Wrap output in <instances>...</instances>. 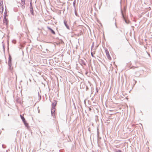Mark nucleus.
I'll return each mask as SVG.
<instances>
[{"mask_svg": "<svg viewBox=\"0 0 152 152\" xmlns=\"http://www.w3.org/2000/svg\"><path fill=\"white\" fill-rule=\"evenodd\" d=\"M20 5L22 8H24L25 7V2H23L21 1V2L20 3Z\"/></svg>", "mask_w": 152, "mask_h": 152, "instance_id": "39448f33", "label": "nucleus"}, {"mask_svg": "<svg viewBox=\"0 0 152 152\" xmlns=\"http://www.w3.org/2000/svg\"><path fill=\"white\" fill-rule=\"evenodd\" d=\"M47 28L48 29H49L51 31L52 33L53 34H55L56 33L55 31L53 30L51 28L49 27H48Z\"/></svg>", "mask_w": 152, "mask_h": 152, "instance_id": "423d86ee", "label": "nucleus"}, {"mask_svg": "<svg viewBox=\"0 0 152 152\" xmlns=\"http://www.w3.org/2000/svg\"><path fill=\"white\" fill-rule=\"evenodd\" d=\"M122 16H123V18H124V20H125L126 22V23H127V22H126V18H125V17L124 16V15H123V13H122Z\"/></svg>", "mask_w": 152, "mask_h": 152, "instance_id": "1a4fd4ad", "label": "nucleus"}, {"mask_svg": "<svg viewBox=\"0 0 152 152\" xmlns=\"http://www.w3.org/2000/svg\"><path fill=\"white\" fill-rule=\"evenodd\" d=\"M75 1L74 2V4L75 5Z\"/></svg>", "mask_w": 152, "mask_h": 152, "instance_id": "2eb2a0df", "label": "nucleus"}, {"mask_svg": "<svg viewBox=\"0 0 152 152\" xmlns=\"http://www.w3.org/2000/svg\"><path fill=\"white\" fill-rule=\"evenodd\" d=\"M4 19L5 20H6V21L7 20V19H6V17H5L4 18Z\"/></svg>", "mask_w": 152, "mask_h": 152, "instance_id": "f3484780", "label": "nucleus"}, {"mask_svg": "<svg viewBox=\"0 0 152 152\" xmlns=\"http://www.w3.org/2000/svg\"><path fill=\"white\" fill-rule=\"evenodd\" d=\"M30 5H31V7H30V12H31V14L32 15H34V11H33V9L32 7V4H31V2H30Z\"/></svg>", "mask_w": 152, "mask_h": 152, "instance_id": "7ed1b4c3", "label": "nucleus"}, {"mask_svg": "<svg viewBox=\"0 0 152 152\" xmlns=\"http://www.w3.org/2000/svg\"><path fill=\"white\" fill-rule=\"evenodd\" d=\"M89 110L90 111H91V108H89Z\"/></svg>", "mask_w": 152, "mask_h": 152, "instance_id": "dca6fc26", "label": "nucleus"}, {"mask_svg": "<svg viewBox=\"0 0 152 152\" xmlns=\"http://www.w3.org/2000/svg\"><path fill=\"white\" fill-rule=\"evenodd\" d=\"M57 103V101L56 100H54L52 103V107H54L56 106Z\"/></svg>", "mask_w": 152, "mask_h": 152, "instance_id": "20e7f679", "label": "nucleus"}, {"mask_svg": "<svg viewBox=\"0 0 152 152\" xmlns=\"http://www.w3.org/2000/svg\"><path fill=\"white\" fill-rule=\"evenodd\" d=\"M25 1L26 0H21V1L22 2H25Z\"/></svg>", "mask_w": 152, "mask_h": 152, "instance_id": "f8f14e48", "label": "nucleus"}, {"mask_svg": "<svg viewBox=\"0 0 152 152\" xmlns=\"http://www.w3.org/2000/svg\"><path fill=\"white\" fill-rule=\"evenodd\" d=\"M9 61H11V58L10 57L9 58Z\"/></svg>", "mask_w": 152, "mask_h": 152, "instance_id": "4468645a", "label": "nucleus"}, {"mask_svg": "<svg viewBox=\"0 0 152 152\" xmlns=\"http://www.w3.org/2000/svg\"><path fill=\"white\" fill-rule=\"evenodd\" d=\"M24 124L26 126H27L28 125V124L27 123H26V122H25V124Z\"/></svg>", "mask_w": 152, "mask_h": 152, "instance_id": "9b49d317", "label": "nucleus"}, {"mask_svg": "<svg viewBox=\"0 0 152 152\" xmlns=\"http://www.w3.org/2000/svg\"><path fill=\"white\" fill-rule=\"evenodd\" d=\"M117 152H122L120 150H117L116 151Z\"/></svg>", "mask_w": 152, "mask_h": 152, "instance_id": "9d476101", "label": "nucleus"}, {"mask_svg": "<svg viewBox=\"0 0 152 152\" xmlns=\"http://www.w3.org/2000/svg\"><path fill=\"white\" fill-rule=\"evenodd\" d=\"M105 51L108 59L109 60H110L111 59V58L110 55L108 50H105Z\"/></svg>", "mask_w": 152, "mask_h": 152, "instance_id": "f03ea898", "label": "nucleus"}, {"mask_svg": "<svg viewBox=\"0 0 152 152\" xmlns=\"http://www.w3.org/2000/svg\"><path fill=\"white\" fill-rule=\"evenodd\" d=\"M8 64H9V66L10 68L11 67V66L12 65V64H11V61H8Z\"/></svg>", "mask_w": 152, "mask_h": 152, "instance_id": "6e6552de", "label": "nucleus"}, {"mask_svg": "<svg viewBox=\"0 0 152 152\" xmlns=\"http://www.w3.org/2000/svg\"><path fill=\"white\" fill-rule=\"evenodd\" d=\"M91 55L93 57H94V55H93V53H92V52L91 53Z\"/></svg>", "mask_w": 152, "mask_h": 152, "instance_id": "ddd939ff", "label": "nucleus"}, {"mask_svg": "<svg viewBox=\"0 0 152 152\" xmlns=\"http://www.w3.org/2000/svg\"><path fill=\"white\" fill-rule=\"evenodd\" d=\"M55 108L54 107H52L51 109V114L52 116H53L55 118H56V113H55Z\"/></svg>", "mask_w": 152, "mask_h": 152, "instance_id": "f257e3e1", "label": "nucleus"}, {"mask_svg": "<svg viewBox=\"0 0 152 152\" xmlns=\"http://www.w3.org/2000/svg\"><path fill=\"white\" fill-rule=\"evenodd\" d=\"M20 116L23 122L24 123V124H25L26 120L24 118L23 116L21 115H20Z\"/></svg>", "mask_w": 152, "mask_h": 152, "instance_id": "0eeeda50", "label": "nucleus"}]
</instances>
